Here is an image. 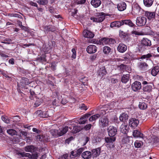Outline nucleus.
I'll use <instances>...</instances> for the list:
<instances>
[{"mask_svg":"<svg viewBox=\"0 0 159 159\" xmlns=\"http://www.w3.org/2000/svg\"><path fill=\"white\" fill-rule=\"evenodd\" d=\"M76 123H78V122L76 120L70 121L68 122L69 128L71 130L70 131L73 133H76L81 130V128L80 127L76 126Z\"/></svg>","mask_w":159,"mask_h":159,"instance_id":"nucleus-1","label":"nucleus"},{"mask_svg":"<svg viewBox=\"0 0 159 159\" xmlns=\"http://www.w3.org/2000/svg\"><path fill=\"white\" fill-rule=\"evenodd\" d=\"M96 16V17H92L90 19L93 22L98 23L102 22L105 19V16H107V15L103 12H99L97 13Z\"/></svg>","mask_w":159,"mask_h":159,"instance_id":"nucleus-2","label":"nucleus"},{"mask_svg":"<svg viewBox=\"0 0 159 159\" xmlns=\"http://www.w3.org/2000/svg\"><path fill=\"white\" fill-rule=\"evenodd\" d=\"M16 154L22 157H28V159H37L38 157L37 153L32 155L28 153L18 152Z\"/></svg>","mask_w":159,"mask_h":159,"instance_id":"nucleus-3","label":"nucleus"},{"mask_svg":"<svg viewBox=\"0 0 159 159\" xmlns=\"http://www.w3.org/2000/svg\"><path fill=\"white\" fill-rule=\"evenodd\" d=\"M37 114L40 117L43 118H47L50 117L52 116L53 113L52 111L49 110L47 111H42L40 110L37 111Z\"/></svg>","mask_w":159,"mask_h":159,"instance_id":"nucleus-4","label":"nucleus"},{"mask_svg":"<svg viewBox=\"0 0 159 159\" xmlns=\"http://www.w3.org/2000/svg\"><path fill=\"white\" fill-rule=\"evenodd\" d=\"M147 21V18L145 17L139 16L136 19V24L139 26H143L146 24Z\"/></svg>","mask_w":159,"mask_h":159,"instance_id":"nucleus-5","label":"nucleus"},{"mask_svg":"<svg viewBox=\"0 0 159 159\" xmlns=\"http://www.w3.org/2000/svg\"><path fill=\"white\" fill-rule=\"evenodd\" d=\"M132 14L134 15L139 16L143 14V10L138 5L133 7Z\"/></svg>","mask_w":159,"mask_h":159,"instance_id":"nucleus-6","label":"nucleus"},{"mask_svg":"<svg viewBox=\"0 0 159 159\" xmlns=\"http://www.w3.org/2000/svg\"><path fill=\"white\" fill-rule=\"evenodd\" d=\"M143 84L147 85H145L143 87V91L144 92H150L151 91L153 84L151 83H148L146 81H143L142 83Z\"/></svg>","mask_w":159,"mask_h":159,"instance_id":"nucleus-7","label":"nucleus"},{"mask_svg":"<svg viewBox=\"0 0 159 159\" xmlns=\"http://www.w3.org/2000/svg\"><path fill=\"white\" fill-rule=\"evenodd\" d=\"M106 142L107 144L106 145L107 147L108 146V145H110V148L113 147L114 145L113 144V143L116 140L115 137H106L105 139Z\"/></svg>","mask_w":159,"mask_h":159,"instance_id":"nucleus-8","label":"nucleus"},{"mask_svg":"<svg viewBox=\"0 0 159 159\" xmlns=\"http://www.w3.org/2000/svg\"><path fill=\"white\" fill-rule=\"evenodd\" d=\"M84 149V148H81L76 150L72 151L70 155V157L71 158H73L80 156Z\"/></svg>","mask_w":159,"mask_h":159,"instance_id":"nucleus-9","label":"nucleus"},{"mask_svg":"<svg viewBox=\"0 0 159 159\" xmlns=\"http://www.w3.org/2000/svg\"><path fill=\"white\" fill-rule=\"evenodd\" d=\"M108 135L110 137H114L116 134L117 129L116 127L112 126H110L107 129Z\"/></svg>","mask_w":159,"mask_h":159,"instance_id":"nucleus-10","label":"nucleus"},{"mask_svg":"<svg viewBox=\"0 0 159 159\" xmlns=\"http://www.w3.org/2000/svg\"><path fill=\"white\" fill-rule=\"evenodd\" d=\"M83 35L84 37L89 39L93 38L94 36L93 33L87 30H85L83 31Z\"/></svg>","mask_w":159,"mask_h":159,"instance_id":"nucleus-11","label":"nucleus"},{"mask_svg":"<svg viewBox=\"0 0 159 159\" xmlns=\"http://www.w3.org/2000/svg\"><path fill=\"white\" fill-rule=\"evenodd\" d=\"M139 123V120L135 118H131L129 120V125L133 128L137 126Z\"/></svg>","mask_w":159,"mask_h":159,"instance_id":"nucleus-12","label":"nucleus"},{"mask_svg":"<svg viewBox=\"0 0 159 159\" xmlns=\"http://www.w3.org/2000/svg\"><path fill=\"white\" fill-rule=\"evenodd\" d=\"M131 87L134 91H137L141 88V83L139 81H135L132 84Z\"/></svg>","mask_w":159,"mask_h":159,"instance_id":"nucleus-13","label":"nucleus"},{"mask_svg":"<svg viewBox=\"0 0 159 159\" xmlns=\"http://www.w3.org/2000/svg\"><path fill=\"white\" fill-rule=\"evenodd\" d=\"M108 119L107 117H103L100 119L99 124L100 126L102 127H105L107 126L108 125Z\"/></svg>","mask_w":159,"mask_h":159,"instance_id":"nucleus-14","label":"nucleus"},{"mask_svg":"<svg viewBox=\"0 0 159 159\" xmlns=\"http://www.w3.org/2000/svg\"><path fill=\"white\" fill-rule=\"evenodd\" d=\"M97 47L94 45H91L88 46L86 49L87 52L90 54L95 53L97 51Z\"/></svg>","mask_w":159,"mask_h":159,"instance_id":"nucleus-15","label":"nucleus"},{"mask_svg":"<svg viewBox=\"0 0 159 159\" xmlns=\"http://www.w3.org/2000/svg\"><path fill=\"white\" fill-rule=\"evenodd\" d=\"M90 116V114H85L83 116L80 117L79 121L77 120V122H79L80 124H85L87 121L86 119L88 118ZM75 120L77 121L76 120Z\"/></svg>","mask_w":159,"mask_h":159,"instance_id":"nucleus-16","label":"nucleus"},{"mask_svg":"<svg viewBox=\"0 0 159 159\" xmlns=\"http://www.w3.org/2000/svg\"><path fill=\"white\" fill-rule=\"evenodd\" d=\"M129 127L125 123L121 125L120 127V132L123 134H126L129 130Z\"/></svg>","mask_w":159,"mask_h":159,"instance_id":"nucleus-17","label":"nucleus"},{"mask_svg":"<svg viewBox=\"0 0 159 159\" xmlns=\"http://www.w3.org/2000/svg\"><path fill=\"white\" fill-rule=\"evenodd\" d=\"M69 130V126H66L58 129V136H61L66 134Z\"/></svg>","mask_w":159,"mask_h":159,"instance_id":"nucleus-18","label":"nucleus"},{"mask_svg":"<svg viewBox=\"0 0 159 159\" xmlns=\"http://www.w3.org/2000/svg\"><path fill=\"white\" fill-rule=\"evenodd\" d=\"M123 25V20L121 21H115L112 22L110 24V27L111 28L115 27L119 28Z\"/></svg>","mask_w":159,"mask_h":159,"instance_id":"nucleus-19","label":"nucleus"},{"mask_svg":"<svg viewBox=\"0 0 159 159\" xmlns=\"http://www.w3.org/2000/svg\"><path fill=\"white\" fill-rule=\"evenodd\" d=\"M127 49L126 46L122 43L119 44L117 48V50L121 53L125 52L126 50Z\"/></svg>","mask_w":159,"mask_h":159,"instance_id":"nucleus-20","label":"nucleus"},{"mask_svg":"<svg viewBox=\"0 0 159 159\" xmlns=\"http://www.w3.org/2000/svg\"><path fill=\"white\" fill-rule=\"evenodd\" d=\"M117 7L118 10L123 11L126 9V4L124 2H121L117 4Z\"/></svg>","mask_w":159,"mask_h":159,"instance_id":"nucleus-21","label":"nucleus"},{"mask_svg":"<svg viewBox=\"0 0 159 159\" xmlns=\"http://www.w3.org/2000/svg\"><path fill=\"white\" fill-rule=\"evenodd\" d=\"M145 14L148 19L151 20L155 18V12H152L149 11H146Z\"/></svg>","mask_w":159,"mask_h":159,"instance_id":"nucleus-22","label":"nucleus"},{"mask_svg":"<svg viewBox=\"0 0 159 159\" xmlns=\"http://www.w3.org/2000/svg\"><path fill=\"white\" fill-rule=\"evenodd\" d=\"M81 156L84 159H89L91 157L92 153L89 151H85L82 153Z\"/></svg>","mask_w":159,"mask_h":159,"instance_id":"nucleus-23","label":"nucleus"},{"mask_svg":"<svg viewBox=\"0 0 159 159\" xmlns=\"http://www.w3.org/2000/svg\"><path fill=\"white\" fill-rule=\"evenodd\" d=\"M141 42L142 44L143 45L148 46L151 45V41L147 38H143L141 40Z\"/></svg>","mask_w":159,"mask_h":159,"instance_id":"nucleus-24","label":"nucleus"},{"mask_svg":"<svg viewBox=\"0 0 159 159\" xmlns=\"http://www.w3.org/2000/svg\"><path fill=\"white\" fill-rule=\"evenodd\" d=\"M128 119V116L127 114L124 113L121 114L119 117V119L120 121L125 122H126Z\"/></svg>","mask_w":159,"mask_h":159,"instance_id":"nucleus-25","label":"nucleus"},{"mask_svg":"<svg viewBox=\"0 0 159 159\" xmlns=\"http://www.w3.org/2000/svg\"><path fill=\"white\" fill-rule=\"evenodd\" d=\"M133 135L134 137H139L142 138H143V135L141 133L140 131L138 130H135L134 131L133 133Z\"/></svg>","mask_w":159,"mask_h":159,"instance_id":"nucleus-26","label":"nucleus"},{"mask_svg":"<svg viewBox=\"0 0 159 159\" xmlns=\"http://www.w3.org/2000/svg\"><path fill=\"white\" fill-rule=\"evenodd\" d=\"M91 3L94 7H97L100 5L101 2L100 0H92L91 2Z\"/></svg>","mask_w":159,"mask_h":159,"instance_id":"nucleus-27","label":"nucleus"},{"mask_svg":"<svg viewBox=\"0 0 159 159\" xmlns=\"http://www.w3.org/2000/svg\"><path fill=\"white\" fill-rule=\"evenodd\" d=\"M98 75L101 76H103L104 75H105L107 72L105 67L102 66V67L100 68L98 71Z\"/></svg>","mask_w":159,"mask_h":159,"instance_id":"nucleus-28","label":"nucleus"},{"mask_svg":"<svg viewBox=\"0 0 159 159\" xmlns=\"http://www.w3.org/2000/svg\"><path fill=\"white\" fill-rule=\"evenodd\" d=\"M159 72V66H155L151 70V74L153 76H156Z\"/></svg>","mask_w":159,"mask_h":159,"instance_id":"nucleus-29","label":"nucleus"},{"mask_svg":"<svg viewBox=\"0 0 159 159\" xmlns=\"http://www.w3.org/2000/svg\"><path fill=\"white\" fill-rule=\"evenodd\" d=\"M35 147L33 145L27 146L24 148L25 150L27 152H33L34 151Z\"/></svg>","mask_w":159,"mask_h":159,"instance_id":"nucleus-30","label":"nucleus"},{"mask_svg":"<svg viewBox=\"0 0 159 159\" xmlns=\"http://www.w3.org/2000/svg\"><path fill=\"white\" fill-rule=\"evenodd\" d=\"M144 5L147 7H151L152 4L154 0H143Z\"/></svg>","mask_w":159,"mask_h":159,"instance_id":"nucleus-31","label":"nucleus"},{"mask_svg":"<svg viewBox=\"0 0 159 159\" xmlns=\"http://www.w3.org/2000/svg\"><path fill=\"white\" fill-rule=\"evenodd\" d=\"M139 107L140 109L145 110L148 107L147 104L143 102H139Z\"/></svg>","mask_w":159,"mask_h":159,"instance_id":"nucleus-32","label":"nucleus"},{"mask_svg":"<svg viewBox=\"0 0 159 159\" xmlns=\"http://www.w3.org/2000/svg\"><path fill=\"white\" fill-rule=\"evenodd\" d=\"M129 74L124 75L121 78V81L122 83H126L129 80Z\"/></svg>","mask_w":159,"mask_h":159,"instance_id":"nucleus-33","label":"nucleus"},{"mask_svg":"<svg viewBox=\"0 0 159 159\" xmlns=\"http://www.w3.org/2000/svg\"><path fill=\"white\" fill-rule=\"evenodd\" d=\"M100 150L101 149L99 148L93 149L92 151L93 155L95 157L98 156L100 154Z\"/></svg>","mask_w":159,"mask_h":159,"instance_id":"nucleus-34","label":"nucleus"},{"mask_svg":"<svg viewBox=\"0 0 159 159\" xmlns=\"http://www.w3.org/2000/svg\"><path fill=\"white\" fill-rule=\"evenodd\" d=\"M123 25L125 24L131 27H133L135 25L134 24L132 23L131 21L129 20H123Z\"/></svg>","mask_w":159,"mask_h":159,"instance_id":"nucleus-35","label":"nucleus"},{"mask_svg":"<svg viewBox=\"0 0 159 159\" xmlns=\"http://www.w3.org/2000/svg\"><path fill=\"white\" fill-rule=\"evenodd\" d=\"M143 144V143L141 141L136 140L134 143V147L137 148H140Z\"/></svg>","mask_w":159,"mask_h":159,"instance_id":"nucleus-36","label":"nucleus"},{"mask_svg":"<svg viewBox=\"0 0 159 159\" xmlns=\"http://www.w3.org/2000/svg\"><path fill=\"white\" fill-rule=\"evenodd\" d=\"M100 117V115L99 114L94 115L91 116L89 118V120L90 121H95Z\"/></svg>","mask_w":159,"mask_h":159,"instance_id":"nucleus-37","label":"nucleus"},{"mask_svg":"<svg viewBox=\"0 0 159 159\" xmlns=\"http://www.w3.org/2000/svg\"><path fill=\"white\" fill-rule=\"evenodd\" d=\"M111 48L108 46H104L103 48V52L106 54H108L110 52Z\"/></svg>","mask_w":159,"mask_h":159,"instance_id":"nucleus-38","label":"nucleus"},{"mask_svg":"<svg viewBox=\"0 0 159 159\" xmlns=\"http://www.w3.org/2000/svg\"><path fill=\"white\" fill-rule=\"evenodd\" d=\"M50 132L53 136L54 137L59 136L58 130L55 129H52L50 130Z\"/></svg>","mask_w":159,"mask_h":159,"instance_id":"nucleus-39","label":"nucleus"},{"mask_svg":"<svg viewBox=\"0 0 159 159\" xmlns=\"http://www.w3.org/2000/svg\"><path fill=\"white\" fill-rule=\"evenodd\" d=\"M7 132L8 134L12 136L16 135L17 133L15 130L12 129L7 130Z\"/></svg>","mask_w":159,"mask_h":159,"instance_id":"nucleus-40","label":"nucleus"},{"mask_svg":"<svg viewBox=\"0 0 159 159\" xmlns=\"http://www.w3.org/2000/svg\"><path fill=\"white\" fill-rule=\"evenodd\" d=\"M139 66L141 69H143L147 67L148 66V65L145 62L143 61H141L139 64Z\"/></svg>","mask_w":159,"mask_h":159,"instance_id":"nucleus-41","label":"nucleus"},{"mask_svg":"<svg viewBox=\"0 0 159 159\" xmlns=\"http://www.w3.org/2000/svg\"><path fill=\"white\" fill-rule=\"evenodd\" d=\"M36 139L37 141H44L45 140V137L43 135H39L36 136Z\"/></svg>","mask_w":159,"mask_h":159,"instance_id":"nucleus-42","label":"nucleus"},{"mask_svg":"<svg viewBox=\"0 0 159 159\" xmlns=\"http://www.w3.org/2000/svg\"><path fill=\"white\" fill-rule=\"evenodd\" d=\"M129 138L130 137L125 136L124 137L123 139H122V142L125 144L128 143L129 142Z\"/></svg>","mask_w":159,"mask_h":159,"instance_id":"nucleus-43","label":"nucleus"},{"mask_svg":"<svg viewBox=\"0 0 159 159\" xmlns=\"http://www.w3.org/2000/svg\"><path fill=\"white\" fill-rule=\"evenodd\" d=\"M37 2L40 5H44L47 4L48 1V0H39Z\"/></svg>","mask_w":159,"mask_h":159,"instance_id":"nucleus-44","label":"nucleus"},{"mask_svg":"<svg viewBox=\"0 0 159 159\" xmlns=\"http://www.w3.org/2000/svg\"><path fill=\"white\" fill-rule=\"evenodd\" d=\"M119 35L120 37L124 38L126 36L127 34L126 33L120 30L119 31Z\"/></svg>","mask_w":159,"mask_h":159,"instance_id":"nucleus-45","label":"nucleus"},{"mask_svg":"<svg viewBox=\"0 0 159 159\" xmlns=\"http://www.w3.org/2000/svg\"><path fill=\"white\" fill-rule=\"evenodd\" d=\"M21 82L24 83L25 85H28L30 84L29 82V80L27 78H23L22 79Z\"/></svg>","mask_w":159,"mask_h":159,"instance_id":"nucleus-46","label":"nucleus"},{"mask_svg":"<svg viewBox=\"0 0 159 159\" xmlns=\"http://www.w3.org/2000/svg\"><path fill=\"white\" fill-rule=\"evenodd\" d=\"M110 40H112V39H108L104 38L101 40V43L102 44H107L108 43V41Z\"/></svg>","mask_w":159,"mask_h":159,"instance_id":"nucleus-47","label":"nucleus"},{"mask_svg":"<svg viewBox=\"0 0 159 159\" xmlns=\"http://www.w3.org/2000/svg\"><path fill=\"white\" fill-rule=\"evenodd\" d=\"M1 118L2 120L4 122L7 123H8L10 122L9 120L6 117L2 116Z\"/></svg>","mask_w":159,"mask_h":159,"instance_id":"nucleus-48","label":"nucleus"},{"mask_svg":"<svg viewBox=\"0 0 159 159\" xmlns=\"http://www.w3.org/2000/svg\"><path fill=\"white\" fill-rule=\"evenodd\" d=\"M9 16L11 17H19L20 18H22L21 16L19 14L17 13H12L10 14Z\"/></svg>","mask_w":159,"mask_h":159,"instance_id":"nucleus-49","label":"nucleus"},{"mask_svg":"<svg viewBox=\"0 0 159 159\" xmlns=\"http://www.w3.org/2000/svg\"><path fill=\"white\" fill-rule=\"evenodd\" d=\"M72 55L71 57L74 59L76 57V52L75 49L73 48L72 49Z\"/></svg>","mask_w":159,"mask_h":159,"instance_id":"nucleus-50","label":"nucleus"},{"mask_svg":"<svg viewBox=\"0 0 159 159\" xmlns=\"http://www.w3.org/2000/svg\"><path fill=\"white\" fill-rule=\"evenodd\" d=\"M41 101L40 100H38L36 101L34 104V107H37L40 105L41 103Z\"/></svg>","mask_w":159,"mask_h":159,"instance_id":"nucleus-51","label":"nucleus"},{"mask_svg":"<svg viewBox=\"0 0 159 159\" xmlns=\"http://www.w3.org/2000/svg\"><path fill=\"white\" fill-rule=\"evenodd\" d=\"M152 55L150 54H148L142 56L141 57L142 58H148L151 57Z\"/></svg>","mask_w":159,"mask_h":159,"instance_id":"nucleus-52","label":"nucleus"},{"mask_svg":"<svg viewBox=\"0 0 159 159\" xmlns=\"http://www.w3.org/2000/svg\"><path fill=\"white\" fill-rule=\"evenodd\" d=\"M131 34L133 35V36H134V35H140L141 34L136 31H133L131 32Z\"/></svg>","mask_w":159,"mask_h":159,"instance_id":"nucleus-53","label":"nucleus"},{"mask_svg":"<svg viewBox=\"0 0 159 159\" xmlns=\"http://www.w3.org/2000/svg\"><path fill=\"white\" fill-rule=\"evenodd\" d=\"M152 141L153 142L155 143L158 142V138L157 137L153 136L152 137Z\"/></svg>","mask_w":159,"mask_h":159,"instance_id":"nucleus-54","label":"nucleus"},{"mask_svg":"<svg viewBox=\"0 0 159 159\" xmlns=\"http://www.w3.org/2000/svg\"><path fill=\"white\" fill-rule=\"evenodd\" d=\"M68 156V155L67 154H64L62 156H61L59 159H67Z\"/></svg>","mask_w":159,"mask_h":159,"instance_id":"nucleus-55","label":"nucleus"},{"mask_svg":"<svg viewBox=\"0 0 159 159\" xmlns=\"http://www.w3.org/2000/svg\"><path fill=\"white\" fill-rule=\"evenodd\" d=\"M91 126V125L90 124H88L84 126V129L86 130H88L90 129Z\"/></svg>","mask_w":159,"mask_h":159,"instance_id":"nucleus-56","label":"nucleus"},{"mask_svg":"<svg viewBox=\"0 0 159 159\" xmlns=\"http://www.w3.org/2000/svg\"><path fill=\"white\" fill-rule=\"evenodd\" d=\"M51 29L50 26H45L44 28V30L45 31L48 32L50 31Z\"/></svg>","mask_w":159,"mask_h":159,"instance_id":"nucleus-57","label":"nucleus"},{"mask_svg":"<svg viewBox=\"0 0 159 159\" xmlns=\"http://www.w3.org/2000/svg\"><path fill=\"white\" fill-rule=\"evenodd\" d=\"M29 4L32 6L38 7V5L36 3L33 2L32 1H30L29 2Z\"/></svg>","mask_w":159,"mask_h":159,"instance_id":"nucleus-58","label":"nucleus"},{"mask_svg":"<svg viewBox=\"0 0 159 159\" xmlns=\"http://www.w3.org/2000/svg\"><path fill=\"white\" fill-rule=\"evenodd\" d=\"M86 0H78L77 1V3L78 4H84Z\"/></svg>","mask_w":159,"mask_h":159,"instance_id":"nucleus-59","label":"nucleus"},{"mask_svg":"<svg viewBox=\"0 0 159 159\" xmlns=\"http://www.w3.org/2000/svg\"><path fill=\"white\" fill-rule=\"evenodd\" d=\"M56 66L55 63L53 62L51 63V67L53 70H55L56 69Z\"/></svg>","mask_w":159,"mask_h":159,"instance_id":"nucleus-60","label":"nucleus"},{"mask_svg":"<svg viewBox=\"0 0 159 159\" xmlns=\"http://www.w3.org/2000/svg\"><path fill=\"white\" fill-rule=\"evenodd\" d=\"M81 108L82 109L84 110H86L88 109L87 107H86L85 105L83 104H82Z\"/></svg>","mask_w":159,"mask_h":159,"instance_id":"nucleus-61","label":"nucleus"},{"mask_svg":"<svg viewBox=\"0 0 159 159\" xmlns=\"http://www.w3.org/2000/svg\"><path fill=\"white\" fill-rule=\"evenodd\" d=\"M118 81V80L116 79L112 78L111 79V82L113 84L116 83Z\"/></svg>","mask_w":159,"mask_h":159,"instance_id":"nucleus-62","label":"nucleus"},{"mask_svg":"<svg viewBox=\"0 0 159 159\" xmlns=\"http://www.w3.org/2000/svg\"><path fill=\"white\" fill-rule=\"evenodd\" d=\"M32 130L33 132H36L37 133H39L40 132V131L36 128H33Z\"/></svg>","mask_w":159,"mask_h":159,"instance_id":"nucleus-63","label":"nucleus"},{"mask_svg":"<svg viewBox=\"0 0 159 159\" xmlns=\"http://www.w3.org/2000/svg\"><path fill=\"white\" fill-rule=\"evenodd\" d=\"M96 58V55H93L90 57V59L92 61L94 60Z\"/></svg>","mask_w":159,"mask_h":159,"instance_id":"nucleus-64","label":"nucleus"}]
</instances>
